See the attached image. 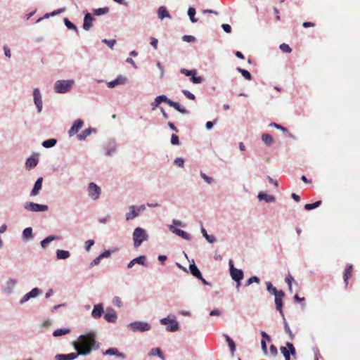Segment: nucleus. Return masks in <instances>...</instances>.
Listing matches in <instances>:
<instances>
[{
	"instance_id": "f257e3e1",
	"label": "nucleus",
	"mask_w": 360,
	"mask_h": 360,
	"mask_svg": "<svg viewBox=\"0 0 360 360\" xmlns=\"http://www.w3.org/2000/svg\"><path fill=\"white\" fill-rule=\"evenodd\" d=\"M79 342H76L79 346V350L90 349V353L92 349H98L100 348V343L95 340V333H90L86 335H81L79 336Z\"/></svg>"
},
{
	"instance_id": "f03ea898",
	"label": "nucleus",
	"mask_w": 360,
	"mask_h": 360,
	"mask_svg": "<svg viewBox=\"0 0 360 360\" xmlns=\"http://www.w3.org/2000/svg\"><path fill=\"white\" fill-rule=\"evenodd\" d=\"M74 349L77 352H72L69 354H58L54 356L55 360H75L79 356H87L90 354V349L79 350V346L77 343L73 344Z\"/></svg>"
},
{
	"instance_id": "7ed1b4c3",
	"label": "nucleus",
	"mask_w": 360,
	"mask_h": 360,
	"mask_svg": "<svg viewBox=\"0 0 360 360\" xmlns=\"http://www.w3.org/2000/svg\"><path fill=\"white\" fill-rule=\"evenodd\" d=\"M75 84V80L70 79H60L54 83L53 90L57 94H66L72 89Z\"/></svg>"
},
{
	"instance_id": "20e7f679",
	"label": "nucleus",
	"mask_w": 360,
	"mask_h": 360,
	"mask_svg": "<svg viewBox=\"0 0 360 360\" xmlns=\"http://www.w3.org/2000/svg\"><path fill=\"white\" fill-rule=\"evenodd\" d=\"M134 248H139L143 242L148 240V235L146 231L141 227L134 229L132 233Z\"/></svg>"
},
{
	"instance_id": "39448f33",
	"label": "nucleus",
	"mask_w": 360,
	"mask_h": 360,
	"mask_svg": "<svg viewBox=\"0 0 360 360\" xmlns=\"http://www.w3.org/2000/svg\"><path fill=\"white\" fill-rule=\"evenodd\" d=\"M127 328L133 332H146L151 328V326L146 321H134L128 324Z\"/></svg>"
},
{
	"instance_id": "423d86ee",
	"label": "nucleus",
	"mask_w": 360,
	"mask_h": 360,
	"mask_svg": "<svg viewBox=\"0 0 360 360\" xmlns=\"http://www.w3.org/2000/svg\"><path fill=\"white\" fill-rule=\"evenodd\" d=\"M229 265L230 276L231 278L236 282L241 281L244 278L243 271L242 269L234 267L233 262L232 259L229 260Z\"/></svg>"
},
{
	"instance_id": "0eeeda50",
	"label": "nucleus",
	"mask_w": 360,
	"mask_h": 360,
	"mask_svg": "<svg viewBox=\"0 0 360 360\" xmlns=\"http://www.w3.org/2000/svg\"><path fill=\"white\" fill-rule=\"evenodd\" d=\"M87 193L92 200H96L100 198L101 188L94 182H91L88 184Z\"/></svg>"
},
{
	"instance_id": "6e6552de",
	"label": "nucleus",
	"mask_w": 360,
	"mask_h": 360,
	"mask_svg": "<svg viewBox=\"0 0 360 360\" xmlns=\"http://www.w3.org/2000/svg\"><path fill=\"white\" fill-rule=\"evenodd\" d=\"M24 208L29 212H41L48 210L49 207L46 205H41L33 202H26Z\"/></svg>"
},
{
	"instance_id": "1a4fd4ad",
	"label": "nucleus",
	"mask_w": 360,
	"mask_h": 360,
	"mask_svg": "<svg viewBox=\"0 0 360 360\" xmlns=\"http://www.w3.org/2000/svg\"><path fill=\"white\" fill-rule=\"evenodd\" d=\"M281 352L283 355L285 360H290V355L295 356L296 355V349L293 344L290 342H285V347H281Z\"/></svg>"
},
{
	"instance_id": "9d476101",
	"label": "nucleus",
	"mask_w": 360,
	"mask_h": 360,
	"mask_svg": "<svg viewBox=\"0 0 360 360\" xmlns=\"http://www.w3.org/2000/svg\"><path fill=\"white\" fill-rule=\"evenodd\" d=\"M103 149L105 150V155L107 156L111 157L114 155L117 152V145L115 139H109L106 143H104Z\"/></svg>"
},
{
	"instance_id": "9b49d317",
	"label": "nucleus",
	"mask_w": 360,
	"mask_h": 360,
	"mask_svg": "<svg viewBox=\"0 0 360 360\" xmlns=\"http://www.w3.org/2000/svg\"><path fill=\"white\" fill-rule=\"evenodd\" d=\"M34 103L37 108V112H41L43 108L42 96L40 90L34 88L32 92Z\"/></svg>"
},
{
	"instance_id": "f8f14e48",
	"label": "nucleus",
	"mask_w": 360,
	"mask_h": 360,
	"mask_svg": "<svg viewBox=\"0 0 360 360\" xmlns=\"http://www.w3.org/2000/svg\"><path fill=\"white\" fill-rule=\"evenodd\" d=\"M17 284V281L14 278H9L6 283L2 286L1 291L3 293L9 295L13 292L15 286Z\"/></svg>"
},
{
	"instance_id": "ddd939ff",
	"label": "nucleus",
	"mask_w": 360,
	"mask_h": 360,
	"mask_svg": "<svg viewBox=\"0 0 360 360\" xmlns=\"http://www.w3.org/2000/svg\"><path fill=\"white\" fill-rule=\"evenodd\" d=\"M168 229L170 231H172L173 233L176 234V236L181 237L182 238L186 240H191V236L190 234L186 233V231L176 228L173 225H168Z\"/></svg>"
},
{
	"instance_id": "4468645a",
	"label": "nucleus",
	"mask_w": 360,
	"mask_h": 360,
	"mask_svg": "<svg viewBox=\"0 0 360 360\" xmlns=\"http://www.w3.org/2000/svg\"><path fill=\"white\" fill-rule=\"evenodd\" d=\"M84 125V122L81 119H77L75 120L71 127V128L68 130L69 136H73L82 129Z\"/></svg>"
},
{
	"instance_id": "2eb2a0df",
	"label": "nucleus",
	"mask_w": 360,
	"mask_h": 360,
	"mask_svg": "<svg viewBox=\"0 0 360 360\" xmlns=\"http://www.w3.org/2000/svg\"><path fill=\"white\" fill-rule=\"evenodd\" d=\"M104 319L109 323H115L117 319V314L115 309L111 307L107 308L104 314Z\"/></svg>"
},
{
	"instance_id": "dca6fc26",
	"label": "nucleus",
	"mask_w": 360,
	"mask_h": 360,
	"mask_svg": "<svg viewBox=\"0 0 360 360\" xmlns=\"http://www.w3.org/2000/svg\"><path fill=\"white\" fill-rule=\"evenodd\" d=\"M104 314V307L103 303H99L97 304H95L94 306L93 310L91 311V316L94 319H98L102 316V315Z\"/></svg>"
},
{
	"instance_id": "f3484780",
	"label": "nucleus",
	"mask_w": 360,
	"mask_h": 360,
	"mask_svg": "<svg viewBox=\"0 0 360 360\" xmlns=\"http://www.w3.org/2000/svg\"><path fill=\"white\" fill-rule=\"evenodd\" d=\"M94 20V18L91 15V13L88 12H84V18L83 22V29L86 31L90 30L92 27V22Z\"/></svg>"
},
{
	"instance_id": "a211bd4d",
	"label": "nucleus",
	"mask_w": 360,
	"mask_h": 360,
	"mask_svg": "<svg viewBox=\"0 0 360 360\" xmlns=\"http://www.w3.org/2000/svg\"><path fill=\"white\" fill-rule=\"evenodd\" d=\"M102 353L103 355L115 356L122 359L126 358V355L124 353L120 352L115 347L109 348L105 351H103Z\"/></svg>"
},
{
	"instance_id": "6ab92c4d",
	"label": "nucleus",
	"mask_w": 360,
	"mask_h": 360,
	"mask_svg": "<svg viewBox=\"0 0 360 360\" xmlns=\"http://www.w3.org/2000/svg\"><path fill=\"white\" fill-rule=\"evenodd\" d=\"M135 264H139L142 265L143 266H147L148 264L146 262V256L140 255L138 257H136V258L133 259L132 260H131L128 263L127 267L129 269H131V268H132L134 266V265Z\"/></svg>"
},
{
	"instance_id": "aec40b11",
	"label": "nucleus",
	"mask_w": 360,
	"mask_h": 360,
	"mask_svg": "<svg viewBox=\"0 0 360 360\" xmlns=\"http://www.w3.org/2000/svg\"><path fill=\"white\" fill-rule=\"evenodd\" d=\"M266 290L275 297L285 296V293L283 290H278L270 281L266 282Z\"/></svg>"
},
{
	"instance_id": "412c9836",
	"label": "nucleus",
	"mask_w": 360,
	"mask_h": 360,
	"mask_svg": "<svg viewBox=\"0 0 360 360\" xmlns=\"http://www.w3.org/2000/svg\"><path fill=\"white\" fill-rule=\"evenodd\" d=\"M139 213L137 211L136 206L131 205L129 207V212L126 213L125 217L127 221H131L139 217Z\"/></svg>"
},
{
	"instance_id": "4be33fe9",
	"label": "nucleus",
	"mask_w": 360,
	"mask_h": 360,
	"mask_svg": "<svg viewBox=\"0 0 360 360\" xmlns=\"http://www.w3.org/2000/svg\"><path fill=\"white\" fill-rule=\"evenodd\" d=\"M126 81V77L120 75L115 80L107 82V86L108 88L112 89L117 85L124 84Z\"/></svg>"
},
{
	"instance_id": "5701e85b",
	"label": "nucleus",
	"mask_w": 360,
	"mask_h": 360,
	"mask_svg": "<svg viewBox=\"0 0 360 360\" xmlns=\"http://www.w3.org/2000/svg\"><path fill=\"white\" fill-rule=\"evenodd\" d=\"M167 104L169 106L173 107L176 110L184 115H187L189 113V111L186 108H183L179 103L171 101L169 98L167 101Z\"/></svg>"
},
{
	"instance_id": "b1692460",
	"label": "nucleus",
	"mask_w": 360,
	"mask_h": 360,
	"mask_svg": "<svg viewBox=\"0 0 360 360\" xmlns=\"http://www.w3.org/2000/svg\"><path fill=\"white\" fill-rule=\"evenodd\" d=\"M168 98L165 95H160L157 96L154 101L151 103L152 110H155L157 108H160V105L165 102L167 103Z\"/></svg>"
},
{
	"instance_id": "393cba45",
	"label": "nucleus",
	"mask_w": 360,
	"mask_h": 360,
	"mask_svg": "<svg viewBox=\"0 0 360 360\" xmlns=\"http://www.w3.org/2000/svg\"><path fill=\"white\" fill-rule=\"evenodd\" d=\"M42 182H43V178L39 177L37 179L34 184V187L32 190L31 191L30 195L31 196H36L39 194L40 190L42 187Z\"/></svg>"
},
{
	"instance_id": "a878e982",
	"label": "nucleus",
	"mask_w": 360,
	"mask_h": 360,
	"mask_svg": "<svg viewBox=\"0 0 360 360\" xmlns=\"http://www.w3.org/2000/svg\"><path fill=\"white\" fill-rule=\"evenodd\" d=\"M257 198L259 200H264L266 202H274L276 200V198L274 195H268L263 192L259 193Z\"/></svg>"
},
{
	"instance_id": "bb28decb",
	"label": "nucleus",
	"mask_w": 360,
	"mask_h": 360,
	"mask_svg": "<svg viewBox=\"0 0 360 360\" xmlns=\"http://www.w3.org/2000/svg\"><path fill=\"white\" fill-rule=\"evenodd\" d=\"M283 297L284 296L278 295V297H275V300H274L275 304H276V309L278 311H279V313L282 317H283V316H284V314L283 311V300H282Z\"/></svg>"
},
{
	"instance_id": "cd10ccee",
	"label": "nucleus",
	"mask_w": 360,
	"mask_h": 360,
	"mask_svg": "<svg viewBox=\"0 0 360 360\" xmlns=\"http://www.w3.org/2000/svg\"><path fill=\"white\" fill-rule=\"evenodd\" d=\"M189 270H190L191 274L195 278H201L202 274H201L200 271L199 270V269L198 268V266H196V264H195L194 261H193L192 264H190Z\"/></svg>"
},
{
	"instance_id": "c85d7f7f",
	"label": "nucleus",
	"mask_w": 360,
	"mask_h": 360,
	"mask_svg": "<svg viewBox=\"0 0 360 360\" xmlns=\"http://www.w3.org/2000/svg\"><path fill=\"white\" fill-rule=\"evenodd\" d=\"M353 266L352 264H347L344 271V282L346 286L348 285V280L352 275Z\"/></svg>"
},
{
	"instance_id": "c756f323",
	"label": "nucleus",
	"mask_w": 360,
	"mask_h": 360,
	"mask_svg": "<svg viewBox=\"0 0 360 360\" xmlns=\"http://www.w3.org/2000/svg\"><path fill=\"white\" fill-rule=\"evenodd\" d=\"M148 356H157L159 358H160L162 360H165V355H164L162 351L161 350V349L159 347L151 349V350L148 353Z\"/></svg>"
},
{
	"instance_id": "7c9ffc66",
	"label": "nucleus",
	"mask_w": 360,
	"mask_h": 360,
	"mask_svg": "<svg viewBox=\"0 0 360 360\" xmlns=\"http://www.w3.org/2000/svg\"><path fill=\"white\" fill-rule=\"evenodd\" d=\"M92 132H96V129L94 128H88L84 129L81 134L77 135V139L79 141L84 140L87 136H89Z\"/></svg>"
},
{
	"instance_id": "2f4dec72",
	"label": "nucleus",
	"mask_w": 360,
	"mask_h": 360,
	"mask_svg": "<svg viewBox=\"0 0 360 360\" xmlns=\"http://www.w3.org/2000/svg\"><path fill=\"white\" fill-rule=\"evenodd\" d=\"M158 15L160 20H162L165 18H171L170 14L165 6H160L158 9Z\"/></svg>"
},
{
	"instance_id": "473e14b6",
	"label": "nucleus",
	"mask_w": 360,
	"mask_h": 360,
	"mask_svg": "<svg viewBox=\"0 0 360 360\" xmlns=\"http://www.w3.org/2000/svg\"><path fill=\"white\" fill-rule=\"evenodd\" d=\"M201 233L208 243H214V242H216L217 239L215 236L213 235H209L202 225H201Z\"/></svg>"
},
{
	"instance_id": "72a5a7b5",
	"label": "nucleus",
	"mask_w": 360,
	"mask_h": 360,
	"mask_svg": "<svg viewBox=\"0 0 360 360\" xmlns=\"http://www.w3.org/2000/svg\"><path fill=\"white\" fill-rule=\"evenodd\" d=\"M22 238L25 240H30L33 238L32 229L31 227H27L22 231Z\"/></svg>"
},
{
	"instance_id": "f704fd0d",
	"label": "nucleus",
	"mask_w": 360,
	"mask_h": 360,
	"mask_svg": "<svg viewBox=\"0 0 360 360\" xmlns=\"http://www.w3.org/2000/svg\"><path fill=\"white\" fill-rule=\"evenodd\" d=\"M70 256V253L68 250H57L56 251V257L58 259H66L69 258Z\"/></svg>"
},
{
	"instance_id": "c9c22d12",
	"label": "nucleus",
	"mask_w": 360,
	"mask_h": 360,
	"mask_svg": "<svg viewBox=\"0 0 360 360\" xmlns=\"http://www.w3.org/2000/svg\"><path fill=\"white\" fill-rule=\"evenodd\" d=\"M282 318L283 320L284 330L286 333L288 334L290 340H293L295 338V335H293L288 322L286 321L285 316H283V317H282Z\"/></svg>"
},
{
	"instance_id": "e433bc0d",
	"label": "nucleus",
	"mask_w": 360,
	"mask_h": 360,
	"mask_svg": "<svg viewBox=\"0 0 360 360\" xmlns=\"http://www.w3.org/2000/svg\"><path fill=\"white\" fill-rule=\"evenodd\" d=\"M63 21L68 29L75 31L77 34H79L77 26L72 23L68 18H64Z\"/></svg>"
},
{
	"instance_id": "4c0bfd02",
	"label": "nucleus",
	"mask_w": 360,
	"mask_h": 360,
	"mask_svg": "<svg viewBox=\"0 0 360 360\" xmlns=\"http://www.w3.org/2000/svg\"><path fill=\"white\" fill-rule=\"evenodd\" d=\"M179 325L176 320H172L169 326H167L166 330L169 332H176L179 330Z\"/></svg>"
},
{
	"instance_id": "58836bf2",
	"label": "nucleus",
	"mask_w": 360,
	"mask_h": 360,
	"mask_svg": "<svg viewBox=\"0 0 360 360\" xmlns=\"http://www.w3.org/2000/svg\"><path fill=\"white\" fill-rule=\"evenodd\" d=\"M38 160L37 159L30 157L27 159L25 165L27 169H32L37 165Z\"/></svg>"
},
{
	"instance_id": "ea45409f",
	"label": "nucleus",
	"mask_w": 360,
	"mask_h": 360,
	"mask_svg": "<svg viewBox=\"0 0 360 360\" xmlns=\"http://www.w3.org/2000/svg\"><path fill=\"white\" fill-rule=\"evenodd\" d=\"M262 140L267 146H271L274 143L272 136L269 134H263L262 135Z\"/></svg>"
},
{
	"instance_id": "a19ab883",
	"label": "nucleus",
	"mask_w": 360,
	"mask_h": 360,
	"mask_svg": "<svg viewBox=\"0 0 360 360\" xmlns=\"http://www.w3.org/2000/svg\"><path fill=\"white\" fill-rule=\"evenodd\" d=\"M57 143L56 139H49L42 142V146L46 148H50L53 147Z\"/></svg>"
},
{
	"instance_id": "79ce46f5",
	"label": "nucleus",
	"mask_w": 360,
	"mask_h": 360,
	"mask_svg": "<svg viewBox=\"0 0 360 360\" xmlns=\"http://www.w3.org/2000/svg\"><path fill=\"white\" fill-rule=\"evenodd\" d=\"M188 15L190 18V20L193 22H197L198 19L195 18V15L196 13L195 9L193 7H189L188 9Z\"/></svg>"
},
{
	"instance_id": "37998d69",
	"label": "nucleus",
	"mask_w": 360,
	"mask_h": 360,
	"mask_svg": "<svg viewBox=\"0 0 360 360\" xmlns=\"http://www.w3.org/2000/svg\"><path fill=\"white\" fill-rule=\"evenodd\" d=\"M109 11H110V9L108 7H103V8L94 9L93 12L95 15L99 16V15L107 14L109 12Z\"/></svg>"
},
{
	"instance_id": "c03bdc74",
	"label": "nucleus",
	"mask_w": 360,
	"mask_h": 360,
	"mask_svg": "<svg viewBox=\"0 0 360 360\" xmlns=\"http://www.w3.org/2000/svg\"><path fill=\"white\" fill-rule=\"evenodd\" d=\"M70 332L69 328H58L53 331V335L54 337L61 336L65 334H68Z\"/></svg>"
},
{
	"instance_id": "a18cd8bd",
	"label": "nucleus",
	"mask_w": 360,
	"mask_h": 360,
	"mask_svg": "<svg viewBox=\"0 0 360 360\" xmlns=\"http://www.w3.org/2000/svg\"><path fill=\"white\" fill-rule=\"evenodd\" d=\"M321 205V201L317 200V201L314 202V203L306 204L304 205V209L306 210H311L319 207Z\"/></svg>"
},
{
	"instance_id": "49530a36",
	"label": "nucleus",
	"mask_w": 360,
	"mask_h": 360,
	"mask_svg": "<svg viewBox=\"0 0 360 360\" xmlns=\"http://www.w3.org/2000/svg\"><path fill=\"white\" fill-rule=\"evenodd\" d=\"M236 70L244 77L245 79H246L247 80H251L252 75L249 71L240 68H237Z\"/></svg>"
},
{
	"instance_id": "de8ad7c7",
	"label": "nucleus",
	"mask_w": 360,
	"mask_h": 360,
	"mask_svg": "<svg viewBox=\"0 0 360 360\" xmlns=\"http://www.w3.org/2000/svg\"><path fill=\"white\" fill-rule=\"evenodd\" d=\"M41 293V290L38 288H34L31 291L27 292V294L30 297V299H33L37 297Z\"/></svg>"
},
{
	"instance_id": "09e8293b",
	"label": "nucleus",
	"mask_w": 360,
	"mask_h": 360,
	"mask_svg": "<svg viewBox=\"0 0 360 360\" xmlns=\"http://www.w3.org/2000/svg\"><path fill=\"white\" fill-rule=\"evenodd\" d=\"M180 72L181 74H184V75L191 77L192 76L196 75V74H197L196 70H187L185 68H181Z\"/></svg>"
},
{
	"instance_id": "8fccbe9b",
	"label": "nucleus",
	"mask_w": 360,
	"mask_h": 360,
	"mask_svg": "<svg viewBox=\"0 0 360 360\" xmlns=\"http://www.w3.org/2000/svg\"><path fill=\"white\" fill-rule=\"evenodd\" d=\"M102 42L105 44L110 49H112L115 44H116V40L103 39Z\"/></svg>"
},
{
	"instance_id": "3c124183",
	"label": "nucleus",
	"mask_w": 360,
	"mask_h": 360,
	"mask_svg": "<svg viewBox=\"0 0 360 360\" xmlns=\"http://www.w3.org/2000/svg\"><path fill=\"white\" fill-rule=\"evenodd\" d=\"M260 281L259 277L256 276H251L247 281L246 286L251 285L253 283H259Z\"/></svg>"
},
{
	"instance_id": "603ef678",
	"label": "nucleus",
	"mask_w": 360,
	"mask_h": 360,
	"mask_svg": "<svg viewBox=\"0 0 360 360\" xmlns=\"http://www.w3.org/2000/svg\"><path fill=\"white\" fill-rule=\"evenodd\" d=\"M200 176L207 182L208 184H212L213 183V179L207 175H206L204 172H200Z\"/></svg>"
},
{
	"instance_id": "864d4df0",
	"label": "nucleus",
	"mask_w": 360,
	"mask_h": 360,
	"mask_svg": "<svg viewBox=\"0 0 360 360\" xmlns=\"http://www.w3.org/2000/svg\"><path fill=\"white\" fill-rule=\"evenodd\" d=\"M182 93L188 99L190 100H195V95L190 92L188 90H186V89H183L182 90Z\"/></svg>"
},
{
	"instance_id": "5fc2aeb1",
	"label": "nucleus",
	"mask_w": 360,
	"mask_h": 360,
	"mask_svg": "<svg viewBox=\"0 0 360 360\" xmlns=\"http://www.w3.org/2000/svg\"><path fill=\"white\" fill-rule=\"evenodd\" d=\"M279 48L284 53H290L292 51V49L285 43L281 44Z\"/></svg>"
},
{
	"instance_id": "6e6d98bb",
	"label": "nucleus",
	"mask_w": 360,
	"mask_h": 360,
	"mask_svg": "<svg viewBox=\"0 0 360 360\" xmlns=\"http://www.w3.org/2000/svg\"><path fill=\"white\" fill-rule=\"evenodd\" d=\"M174 163L181 168L184 167V160L182 158H176L174 160Z\"/></svg>"
},
{
	"instance_id": "4d7b16f0",
	"label": "nucleus",
	"mask_w": 360,
	"mask_h": 360,
	"mask_svg": "<svg viewBox=\"0 0 360 360\" xmlns=\"http://www.w3.org/2000/svg\"><path fill=\"white\" fill-rule=\"evenodd\" d=\"M191 81L193 84H200L203 81V78L200 76L194 75L191 77Z\"/></svg>"
},
{
	"instance_id": "13d9d810",
	"label": "nucleus",
	"mask_w": 360,
	"mask_h": 360,
	"mask_svg": "<svg viewBox=\"0 0 360 360\" xmlns=\"http://www.w3.org/2000/svg\"><path fill=\"white\" fill-rule=\"evenodd\" d=\"M269 126L274 127L275 128L281 130L284 133H288V131L286 128L283 127V126H281L277 123L272 122L269 124Z\"/></svg>"
},
{
	"instance_id": "bf43d9fd",
	"label": "nucleus",
	"mask_w": 360,
	"mask_h": 360,
	"mask_svg": "<svg viewBox=\"0 0 360 360\" xmlns=\"http://www.w3.org/2000/svg\"><path fill=\"white\" fill-rule=\"evenodd\" d=\"M95 242L94 240H88L84 243L85 250L89 252L91 248L94 245Z\"/></svg>"
},
{
	"instance_id": "052dcab7",
	"label": "nucleus",
	"mask_w": 360,
	"mask_h": 360,
	"mask_svg": "<svg viewBox=\"0 0 360 360\" xmlns=\"http://www.w3.org/2000/svg\"><path fill=\"white\" fill-rule=\"evenodd\" d=\"M171 143L172 145L176 146L179 144V136L174 134L171 136Z\"/></svg>"
},
{
	"instance_id": "680f3d73",
	"label": "nucleus",
	"mask_w": 360,
	"mask_h": 360,
	"mask_svg": "<svg viewBox=\"0 0 360 360\" xmlns=\"http://www.w3.org/2000/svg\"><path fill=\"white\" fill-rule=\"evenodd\" d=\"M182 39L186 42H193L195 41V38L192 35H184Z\"/></svg>"
},
{
	"instance_id": "e2e57ef3",
	"label": "nucleus",
	"mask_w": 360,
	"mask_h": 360,
	"mask_svg": "<svg viewBox=\"0 0 360 360\" xmlns=\"http://www.w3.org/2000/svg\"><path fill=\"white\" fill-rule=\"evenodd\" d=\"M61 237L60 236L50 235L46 238L49 243H51L53 240H60Z\"/></svg>"
},
{
	"instance_id": "0e129e2a",
	"label": "nucleus",
	"mask_w": 360,
	"mask_h": 360,
	"mask_svg": "<svg viewBox=\"0 0 360 360\" xmlns=\"http://www.w3.org/2000/svg\"><path fill=\"white\" fill-rule=\"evenodd\" d=\"M112 251L110 250H105L103 252L99 255L100 258L102 259L103 258H108L110 256Z\"/></svg>"
},
{
	"instance_id": "69168bd1",
	"label": "nucleus",
	"mask_w": 360,
	"mask_h": 360,
	"mask_svg": "<svg viewBox=\"0 0 360 360\" xmlns=\"http://www.w3.org/2000/svg\"><path fill=\"white\" fill-rule=\"evenodd\" d=\"M210 315L212 316H220L221 315V311L218 309H214L210 312Z\"/></svg>"
},
{
	"instance_id": "338daca9",
	"label": "nucleus",
	"mask_w": 360,
	"mask_h": 360,
	"mask_svg": "<svg viewBox=\"0 0 360 360\" xmlns=\"http://www.w3.org/2000/svg\"><path fill=\"white\" fill-rule=\"evenodd\" d=\"M112 302H113V304L117 306L118 307H121L122 306V301L119 297H117V296L114 297Z\"/></svg>"
},
{
	"instance_id": "774afa93",
	"label": "nucleus",
	"mask_w": 360,
	"mask_h": 360,
	"mask_svg": "<svg viewBox=\"0 0 360 360\" xmlns=\"http://www.w3.org/2000/svg\"><path fill=\"white\" fill-rule=\"evenodd\" d=\"M270 352L274 356H276L278 355V350L274 345H270Z\"/></svg>"
}]
</instances>
